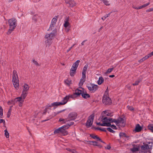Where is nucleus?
Listing matches in <instances>:
<instances>
[{"mask_svg":"<svg viewBox=\"0 0 153 153\" xmlns=\"http://www.w3.org/2000/svg\"><path fill=\"white\" fill-rule=\"evenodd\" d=\"M9 25V29L7 33L8 35L10 34L16 28L17 26V20L14 18L10 19L8 21Z\"/></svg>","mask_w":153,"mask_h":153,"instance_id":"nucleus-1","label":"nucleus"},{"mask_svg":"<svg viewBox=\"0 0 153 153\" xmlns=\"http://www.w3.org/2000/svg\"><path fill=\"white\" fill-rule=\"evenodd\" d=\"M12 81L15 88L18 89L19 88V81L17 72L15 70L13 71Z\"/></svg>","mask_w":153,"mask_h":153,"instance_id":"nucleus-2","label":"nucleus"},{"mask_svg":"<svg viewBox=\"0 0 153 153\" xmlns=\"http://www.w3.org/2000/svg\"><path fill=\"white\" fill-rule=\"evenodd\" d=\"M56 32V30H54L50 34H47L45 35V38L47 39L45 42L48 45L51 44V40L54 38Z\"/></svg>","mask_w":153,"mask_h":153,"instance_id":"nucleus-3","label":"nucleus"},{"mask_svg":"<svg viewBox=\"0 0 153 153\" xmlns=\"http://www.w3.org/2000/svg\"><path fill=\"white\" fill-rule=\"evenodd\" d=\"M103 103L105 105H109L111 104L112 101L108 96L104 95L102 100Z\"/></svg>","mask_w":153,"mask_h":153,"instance_id":"nucleus-4","label":"nucleus"},{"mask_svg":"<svg viewBox=\"0 0 153 153\" xmlns=\"http://www.w3.org/2000/svg\"><path fill=\"white\" fill-rule=\"evenodd\" d=\"M87 87L89 91L92 93L94 92L98 88L97 85L91 83L87 85Z\"/></svg>","mask_w":153,"mask_h":153,"instance_id":"nucleus-5","label":"nucleus"},{"mask_svg":"<svg viewBox=\"0 0 153 153\" xmlns=\"http://www.w3.org/2000/svg\"><path fill=\"white\" fill-rule=\"evenodd\" d=\"M94 116L92 114L88 117V120L86 123V126L88 128L90 127L92 125L94 119Z\"/></svg>","mask_w":153,"mask_h":153,"instance_id":"nucleus-6","label":"nucleus"},{"mask_svg":"<svg viewBox=\"0 0 153 153\" xmlns=\"http://www.w3.org/2000/svg\"><path fill=\"white\" fill-rule=\"evenodd\" d=\"M29 86L28 85L25 84L24 86V88L21 95L24 98H25L28 94V91L29 89Z\"/></svg>","mask_w":153,"mask_h":153,"instance_id":"nucleus-7","label":"nucleus"},{"mask_svg":"<svg viewBox=\"0 0 153 153\" xmlns=\"http://www.w3.org/2000/svg\"><path fill=\"white\" fill-rule=\"evenodd\" d=\"M79 91H81V90L79 88H77L75 90V92L72 95H68L69 98H71L74 99L80 95L79 93Z\"/></svg>","mask_w":153,"mask_h":153,"instance_id":"nucleus-8","label":"nucleus"},{"mask_svg":"<svg viewBox=\"0 0 153 153\" xmlns=\"http://www.w3.org/2000/svg\"><path fill=\"white\" fill-rule=\"evenodd\" d=\"M60 133L63 134L64 135H67L68 133V132L64 130L62 127L56 129L54 131V134Z\"/></svg>","mask_w":153,"mask_h":153,"instance_id":"nucleus-9","label":"nucleus"},{"mask_svg":"<svg viewBox=\"0 0 153 153\" xmlns=\"http://www.w3.org/2000/svg\"><path fill=\"white\" fill-rule=\"evenodd\" d=\"M77 114L76 112H72L70 113L67 117V119L69 120V121L71 120H74L76 118Z\"/></svg>","mask_w":153,"mask_h":153,"instance_id":"nucleus-10","label":"nucleus"},{"mask_svg":"<svg viewBox=\"0 0 153 153\" xmlns=\"http://www.w3.org/2000/svg\"><path fill=\"white\" fill-rule=\"evenodd\" d=\"M116 125L124 127L125 125V121L123 118L120 117L117 119V122L116 123Z\"/></svg>","mask_w":153,"mask_h":153,"instance_id":"nucleus-11","label":"nucleus"},{"mask_svg":"<svg viewBox=\"0 0 153 153\" xmlns=\"http://www.w3.org/2000/svg\"><path fill=\"white\" fill-rule=\"evenodd\" d=\"M25 99V98H24L22 96H21L19 97L16 98L15 100L16 102H19V106L20 107H21L22 105V104Z\"/></svg>","mask_w":153,"mask_h":153,"instance_id":"nucleus-12","label":"nucleus"},{"mask_svg":"<svg viewBox=\"0 0 153 153\" xmlns=\"http://www.w3.org/2000/svg\"><path fill=\"white\" fill-rule=\"evenodd\" d=\"M84 88H82V90H81V91H79V93L80 94L82 97L84 99H87L90 97V95L87 94L86 91H84Z\"/></svg>","mask_w":153,"mask_h":153,"instance_id":"nucleus-13","label":"nucleus"},{"mask_svg":"<svg viewBox=\"0 0 153 153\" xmlns=\"http://www.w3.org/2000/svg\"><path fill=\"white\" fill-rule=\"evenodd\" d=\"M104 117H105V116H102L101 119L102 123H101V126H110L111 123H107L106 120H104L103 119Z\"/></svg>","mask_w":153,"mask_h":153,"instance_id":"nucleus-14","label":"nucleus"},{"mask_svg":"<svg viewBox=\"0 0 153 153\" xmlns=\"http://www.w3.org/2000/svg\"><path fill=\"white\" fill-rule=\"evenodd\" d=\"M69 99V97H68V95L66 96L63 99V100H62V102H58L59 105H65L67 103Z\"/></svg>","mask_w":153,"mask_h":153,"instance_id":"nucleus-15","label":"nucleus"},{"mask_svg":"<svg viewBox=\"0 0 153 153\" xmlns=\"http://www.w3.org/2000/svg\"><path fill=\"white\" fill-rule=\"evenodd\" d=\"M65 2L66 4H69V6L73 7L76 5V3L74 0H66Z\"/></svg>","mask_w":153,"mask_h":153,"instance_id":"nucleus-16","label":"nucleus"},{"mask_svg":"<svg viewBox=\"0 0 153 153\" xmlns=\"http://www.w3.org/2000/svg\"><path fill=\"white\" fill-rule=\"evenodd\" d=\"M90 136L94 139H96L97 141H100L101 142L105 143L97 135L93 134H91L90 135Z\"/></svg>","mask_w":153,"mask_h":153,"instance_id":"nucleus-17","label":"nucleus"},{"mask_svg":"<svg viewBox=\"0 0 153 153\" xmlns=\"http://www.w3.org/2000/svg\"><path fill=\"white\" fill-rule=\"evenodd\" d=\"M88 67V65L86 64L85 65L84 67L83 68L82 71V76H83V77H86L85 74L86 73V71L87 70V68Z\"/></svg>","mask_w":153,"mask_h":153,"instance_id":"nucleus-18","label":"nucleus"},{"mask_svg":"<svg viewBox=\"0 0 153 153\" xmlns=\"http://www.w3.org/2000/svg\"><path fill=\"white\" fill-rule=\"evenodd\" d=\"M85 77H83V76H82V79H80V80L79 83V88H82L81 87L82 86L83 84V83L85 82Z\"/></svg>","mask_w":153,"mask_h":153,"instance_id":"nucleus-19","label":"nucleus"},{"mask_svg":"<svg viewBox=\"0 0 153 153\" xmlns=\"http://www.w3.org/2000/svg\"><path fill=\"white\" fill-rule=\"evenodd\" d=\"M76 69L71 68L70 72V74L71 76H73L74 75L76 72Z\"/></svg>","mask_w":153,"mask_h":153,"instance_id":"nucleus-20","label":"nucleus"},{"mask_svg":"<svg viewBox=\"0 0 153 153\" xmlns=\"http://www.w3.org/2000/svg\"><path fill=\"white\" fill-rule=\"evenodd\" d=\"M142 129V128L140 126L139 124H138L136 125L135 130L136 132H139Z\"/></svg>","mask_w":153,"mask_h":153,"instance_id":"nucleus-21","label":"nucleus"},{"mask_svg":"<svg viewBox=\"0 0 153 153\" xmlns=\"http://www.w3.org/2000/svg\"><path fill=\"white\" fill-rule=\"evenodd\" d=\"M80 62L79 60H77L75 62L73 65L72 68H73L77 69V67L79 65V63Z\"/></svg>","mask_w":153,"mask_h":153,"instance_id":"nucleus-22","label":"nucleus"},{"mask_svg":"<svg viewBox=\"0 0 153 153\" xmlns=\"http://www.w3.org/2000/svg\"><path fill=\"white\" fill-rule=\"evenodd\" d=\"M103 113L105 115L103 116H105V117H106V116H109L110 117H112L113 116V114L111 113H109L106 111H103L102 113V114Z\"/></svg>","mask_w":153,"mask_h":153,"instance_id":"nucleus-23","label":"nucleus"},{"mask_svg":"<svg viewBox=\"0 0 153 153\" xmlns=\"http://www.w3.org/2000/svg\"><path fill=\"white\" fill-rule=\"evenodd\" d=\"M105 117L104 118L103 120H106L107 122V123H113V118L108 117Z\"/></svg>","mask_w":153,"mask_h":153,"instance_id":"nucleus-24","label":"nucleus"},{"mask_svg":"<svg viewBox=\"0 0 153 153\" xmlns=\"http://www.w3.org/2000/svg\"><path fill=\"white\" fill-rule=\"evenodd\" d=\"M141 148L142 150L148 149H149V147L148 144H144L141 146Z\"/></svg>","mask_w":153,"mask_h":153,"instance_id":"nucleus-25","label":"nucleus"},{"mask_svg":"<svg viewBox=\"0 0 153 153\" xmlns=\"http://www.w3.org/2000/svg\"><path fill=\"white\" fill-rule=\"evenodd\" d=\"M150 4V2H149L148 3L144 4L141 6H139V7H138V8H136V9H137V10H138L142 9L143 8L145 7H146L148 6V5H149Z\"/></svg>","mask_w":153,"mask_h":153,"instance_id":"nucleus-26","label":"nucleus"},{"mask_svg":"<svg viewBox=\"0 0 153 153\" xmlns=\"http://www.w3.org/2000/svg\"><path fill=\"white\" fill-rule=\"evenodd\" d=\"M104 81V79L102 76L100 77L99 80L98 81V84L99 85H101Z\"/></svg>","mask_w":153,"mask_h":153,"instance_id":"nucleus-27","label":"nucleus"},{"mask_svg":"<svg viewBox=\"0 0 153 153\" xmlns=\"http://www.w3.org/2000/svg\"><path fill=\"white\" fill-rule=\"evenodd\" d=\"M59 106L58 104V102H54L52 103H51V105H47V107H52L53 106Z\"/></svg>","mask_w":153,"mask_h":153,"instance_id":"nucleus-28","label":"nucleus"},{"mask_svg":"<svg viewBox=\"0 0 153 153\" xmlns=\"http://www.w3.org/2000/svg\"><path fill=\"white\" fill-rule=\"evenodd\" d=\"M119 135L120 137H125L126 138L129 137L128 136L126 135L125 133H123V132H120L119 134Z\"/></svg>","mask_w":153,"mask_h":153,"instance_id":"nucleus-29","label":"nucleus"},{"mask_svg":"<svg viewBox=\"0 0 153 153\" xmlns=\"http://www.w3.org/2000/svg\"><path fill=\"white\" fill-rule=\"evenodd\" d=\"M149 129L153 133V124H150L148 126Z\"/></svg>","mask_w":153,"mask_h":153,"instance_id":"nucleus-30","label":"nucleus"},{"mask_svg":"<svg viewBox=\"0 0 153 153\" xmlns=\"http://www.w3.org/2000/svg\"><path fill=\"white\" fill-rule=\"evenodd\" d=\"M139 148L133 147L132 149H131V152H136L139 151Z\"/></svg>","mask_w":153,"mask_h":153,"instance_id":"nucleus-31","label":"nucleus"},{"mask_svg":"<svg viewBox=\"0 0 153 153\" xmlns=\"http://www.w3.org/2000/svg\"><path fill=\"white\" fill-rule=\"evenodd\" d=\"M59 121L60 122H63V123H65L66 122L69 121V120L67 119V118L65 119H64L62 118H60L59 119Z\"/></svg>","mask_w":153,"mask_h":153,"instance_id":"nucleus-32","label":"nucleus"},{"mask_svg":"<svg viewBox=\"0 0 153 153\" xmlns=\"http://www.w3.org/2000/svg\"><path fill=\"white\" fill-rule=\"evenodd\" d=\"M64 82L65 83L68 85H70L71 84V81L70 80L66 79Z\"/></svg>","mask_w":153,"mask_h":153,"instance_id":"nucleus-33","label":"nucleus"},{"mask_svg":"<svg viewBox=\"0 0 153 153\" xmlns=\"http://www.w3.org/2000/svg\"><path fill=\"white\" fill-rule=\"evenodd\" d=\"M3 116V109L0 105V118H2Z\"/></svg>","mask_w":153,"mask_h":153,"instance_id":"nucleus-34","label":"nucleus"},{"mask_svg":"<svg viewBox=\"0 0 153 153\" xmlns=\"http://www.w3.org/2000/svg\"><path fill=\"white\" fill-rule=\"evenodd\" d=\"M4 131L5 132L4 135L7 138H9V133L8 132L7 130L6 129Z\"/></svg>","mask_w":153,"mask_h":153,"instance_id":"nucleus-35","label":"nucleus"},{"mask_svg":"<svg viewBox=\"0 0 153 153\" xmlns=\"http://www.w3.org/2000/svg\"><path fill=\"white\" fill-rule=\"evenodd\" d=\"M95 129L104 132H106V130L104 128H101L99 127L95 128Z\"/></svg>","mask_w":153,"mask_h":153,"instance_id":"nucleus-36","label":"nucleus"},{"mask_svg":"<svg viewBox=\"0 0 153 153\" xmlns=\"http://www.w3.org/2000/svg\"><path fill=\"white\" fill-rule=\"evenodd\" d=\"M69 23L68 22V20H67L65 21L64 26L65 27H67L69 25Z\"/></svg>","mask_w":153,"mask_h":153,"instance_id":"nucleus-37","label":"nucleus"},{"mask_svg":"<svg viewBox=\"0 0 153 153\" xmlns=\"http://www.w3.org/2000/svg\"><path fill=\"white\" fill-rule=\"evenodd\" d=\"M12 109L11 108H10L8 111L7 113V117L8 118H9L10 117V115L11 114V112Z\"/></svg>","mask_w":153,"mask_h":153,"instance_id":"nucleus-38","label":"nucleus"},{"mask_svg":"<svg viewBox=\"0 0 153 153\" xmlns=\"http://www.w3.org/2000/svg\"><path fill=\"white\" fill-rule=\"evenodd\" d=\"M57 20V19L55 18H53L52 20L51 23H52L53 25H55L56 22Z\"/></svg>","mask_w":153,"mask_h":153,"instance_id":"nucleus-39","label":"nucleus"},{"mask_svg":"<svg viewBox=\"0 0 153 153\" xmlns=\"http://www.w3.org/2000/svg\"><path fill=\"white\" fill-rule=\"evenodd\" d=\"M113 68L108 69L106 72V74H108L111 73L113 70Z\"/></svg>","mask_w":153,"mask_h":153,"instance_id":"nucleus-40","label":"nucleus"},{"mask_svg":"<svg viewBox=\"0 0 153 153\" xmlns=\"http://www.w3.org/2000/svg\"><path fill=\"white\" fill-rule=\"evenodd\" d=\"M62 127L64 129V130H65L66 129H68L69 128V126L68 124L63 126Z\"/></svg>","mask_w":153,"mask_h":153,"instance_id":"nucleus-41","label":"nucleus"},{"mask_svg":"<svg viewBox=\"0 0 153 153\" xmlns=\"http://www.w3.org/2000/svg\"><path fill=\"white\" fill-rule=\"evenodd\" d=\"M103 3L106 5H109L110 4L109 3V2L106 0H103L102 1Z\"/></svg>","mask_w":153,"mask_h":153,"instance_id":"nucleus-42","label":"nucleus"},{"mask_svg":"<svg viewBox=\"0 0 153 153\" xmlns=\"http://www.w3.org/2000/svg\"><path fill=\"white\" fill-rule=\"evenodd\" d=\"M140 81L139 80L136 81L134 83H133L132 85H138L139 83L140 82Z\"/></svg>","mask_w":153,"mask_h":153,"instance_id":"nucleus-43","label":"nucleus"},{"mask_svg":"<svg viewBox=\"0 0 153 153\" xmlns=\"http://www.w3.org/2000/svg\"><path fill=\"white\" fill-rule=\"evenodd\" d=\"M68 151H69L73 153H75L76 152V151L74 150V149H70L69 148H67L66 149Z\"/></svg>","mask_w":153,"mask_h":153,"instance_id":"nucleus-44","label":"nucleus"},{"mask_svg":"<svg viewBox=\"0 0 153 153\" xmlns=\"http://www.w3.org/2000/svg\"><path fill=\"white\" fill-rule=\"evenodd\" d=\"M107 129L109 132L112 133H114L115 132V131L113 130L111 128H107Z\"/></svg>","mask_w":153,"mask_h":153,"instance_id":"nucleus-45","label":"nucleus"},{"mask_svg":"<svg viewBox=\"0 0 153 153\" xmlns=\"http://www.w3.org/2000/svg\"><path fill=\"white\" fill-rule=\"evenodd\" d=\"M108 87H107V88L105 91V92L104 93V95H105L106 96H108Z\"/></svg>","mask_w":153,"mask_h":153,"instance_id":"nucleus-46","label":"nucleus"},{"mask_svg":"<svg viewBox=\"0 0 153 153\" xmlns=\"http://www.w3.org/2000/svg\"><path fill=\"white\" fill-rule=\"evenodd\" d=\"M110 126L112 128L114 129H117L116 126L114 124L111 125H111Z\"/></svg>","mask_w":153,"mask_h":153,"instance_id":"nucleus-47","label":"nucleus"},{"mask_svg":"<svg viewBox=\"0 0 153 153\" xmlns=\"http://www.w3.org/2000/svg\"><path fill=\"white\" fill-rule=\"evenodd\" d=\"M55 25H54V24L53 25L52 23H51V24L50 26L49 29L50 30L51 29V30H52V29H53Z\"/></svg>","mask_w":153,"mask_h":153,"instance_id":"nucleus-48","label":"nucleus"},{"mask_svg":"<svg viewBox=\"0 0 153 153\" xmlns=\"http://www.w3.org/2000/svg\"><path fill=\"white\" fill-rule=\"evenodd\" d=\"M112 11H111V12H110V13H108V14H107L106 16H104V18H105V19H106V18H107L109 16H110V15L111 14V13H112Z\"/></svg>","mask_w":153,"mask_h":153,"instance_id":"nucleus-49","label":"nucleus"},{"mask_svg":"<svg viewBox=\"0 0 153 153\" xmlns=\"http://www.w3.org/2000/svg\"><path fill=\"white\" fill-rule=\"evenodd\" d=\"M92 143H93L92 145L94 146H97V142L96 141H92Z\"/></svg>","mask_w":153,"mask_h":153,"instance_id":"nucleus-50","label":"nucleus"},{"mask_svg":"<svg viewBox=\"0 0 153 153\" xmlns=\"http://www.w3.org/2000/svg\"><path fill=\"white\" fill-rule=\"evenodd\" d=\"M153 11V7L152 8H149L146 10L147 12H150Z\"/></svg>","mask_w":153,"mask_h":153,"instance_id":"nucleus-51","label":"nucleus"},{"mask_svg":"<svg viewBox=\"0 0 153 153\" xmlns=\"http://www.w3.org/2000/svg\"><path fill=\"white\" fill-rule=\"evenodd\" d=\"M3 123L4 125L5 124V120L3 119H1L0 120V123Z\"/></svg>","mask_w":153,"mask_h":153,"instance_id":"nucleus-52","label":"nucleus"},{"mask_svg":"<svg viewBox=\"0 0 153 153\" xmlns=\"http://www.w3.org/2000/svg\"><path fill=\"white\" fill-rule=\"evenodd\" d=\"M33 62L37 66L39 65V63H38V62L36 61L35 60H33Z\"/></svg>","mask_w":153,"mask_h":153,"instance_id":"nucleus-53","label":"nucleus"},{"mask_svg":"<svg viewBox=\"0 0 153 153\" xmlns=\"http://www.w3.org/2000/svg\"><path fill=\"white\" fill-rule=\"evenodd\" d=\"M74 124V123L73 122H70L69 123H68L67 124L69 126V127H70L72 125H73Z\"/></svg>","mask_w":153,"mask_h":153,"instance_id":"nucleus-54","label":"nucleus"},{"mask_svg":"<svg viewBox=\"0 0 153 153\" xmlns=\"http://www.w3.org/2000/svg\"><path fill=\"white\" fill-rule=\"evenodd\" d=\"M128 109L131 111H133L134 110V108L132 106H128Z\"/></svg>","mask_w":153,"mask_h":153,"instance_id":"nucleus-55","label":"nucleus"},{"mask_svg":"<svg viewBox=\"0 0 153 153\" xmlns=\"http://www.w3.org/2000/svg\"><path fill=\"white\" fill-rule=\"evenodd\" d=\"M105 149H110L111 148V147L110 145H107V146L105 147Z\"/></svg>","mask_w":153,"mask_h":153,"instance_id":"nucleus-56","label":"nucleus"},{"mask_svg":"<svg viewBox=\"0 0 153 153\" xmlns=\"http://www.w3.org/2000/svg\"><path fill=\"white\" fill-rule=\"evenodd\" d=\"M152 56V55L151 54V53L147 55L146 56L147 57V58H149Z\"/></svg>","mask_w":153,"mask_h":153,"instance_id":"nucleus-57","label":"nucleus"},{"mask_svg":"<svg viewBox=\"0 0 153 153\" xmlns=\"http://www.w3.org/2000/svg\"><path fill=\"white\" fill-rule=\"evenodd\" d=\"M47 108H46L44 110V111L43 113V114H45L46 113V112H47Z\"/></svg>","mask_w":153,"mask_h":153,"instance_id":"nucleus-58","label":"nucleus"},{"mask_svg":"<svg viewBox=\"0 0 153 153\" xmlns=\"http://www.w3.org/2000/svg\"><path fill=\"white\" fill-rule=\"evenodd\" d=\"M113 123H116V124L117 123V120L115 119H113Z\"/></svg>","mask_w":153,"mask_h":153,"instance_id":"nucleus-59","label":"nucleus"},{"mask_svg":"<svg viewBox=\"0 0 153 153\" xmlns=\"http://www.w3.org/2000/svg\"><path fill=\"white\" fill-rule=\"evenodd\" d=\"M87 142H88V144L90 145H92V144L91 143H92V141H87Z\"/></svg>","mask_w":153,"mask_h":153,"instance_id":"nucleus-60","label":"nucleus"},{"mask_svg":"<svg viewBox=\"0 0 153 153\" xmlns=\"http://www.w3.org/2000/svg\"><path fill=\"white\" fill-rule=\"evenodd\" d=\"M72 48V47H71L69 49L67 50V52H68Z\"/></svg>","mask_w":153,"mask_h":153,"instance_id":"nucleus-61","label":"nucleus"},{"mask_svg":"<svg viewBox=\"0 0 153 153\" xmlns=\"http://www.w3.org/2000/svg\"><path fill=\"white\" fill-rule=\"evenodd\" d=\"M114 76V75H110L109 76V77H111V78L113 77Z\"/></svg>","mask_w":153,"mask_h":153,"instance_id":"nucleus-62","label":"nucleus"},{"mask_svg":"<svg viewBox=\"0 0 153 153\" xmlns=\"http://www.w3.org/2000/svg\"><path fill=\"white\" fill-rule=\"evenodd\" d=\"M103 28V26H102L99 29V32H100V31Z\"/></svg>","mask_w":153,"mask_h":153,"instance_id":"nucleus-63","label":"nucleus"},{"mask_svg":"<svg viewBox=\"0 0 153 153\" xmlns=\"http://www.w3.org/2000/svg\"><path fill=\"white\" fill-rule=\"evenodd\" d=\"M96 124L98 125H99V126H101V123L100 122H99V123H97Z\"/></svg>","mask_w":153,"mask_h":153,"instance_id":"nucleus-64","label":"nucleus"}]
</instances>
